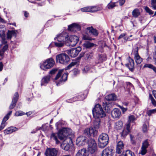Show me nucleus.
Returning a JSON list of instances; mask_svg holds the SVG:
<instances>
[{
	"label": "nucleus",
	"mask_w": 156,
	"mask_h": 156,
	"mask_svg": "<svg viewBox=\"0 0 156 156\" xmlns=\"http://www.w3.org/2000/svg\"><path fill=\"white\" fill-rule=\"evenodd\" d=\"M71 133L72 130L68 128H62L58 133V138L61 140H64V142L61 145V147L66 151H68L69 148V142H72V139L69 136Z\"/></svg>",
	"instance_id": "obj_1"
},
{
	"label": "nucleus",
	"mask_w": 156,
	"mask_h": 156,
	"mask_svg": "<svg viewBox=\"0 0 156 156\" xmlns=\"http://www.w3.org/2000/svg\"><path fill=\"white\" fill-rule=\"evenodd\" d=\"M68 34L66 32H62L58 34L54 38L55 46L56 47L60 48L63 47L67 43Z\"/></svg>",
	"instance_id": "obj_2"
},
{
	"label": "nucleus",
	"mask_w": 156,
	"mask_h": 156,
	"mask_svg": "<svg viewBox=\"0 0 156 156\" xmlns=\"http://www.w3.org/2000/svg\"><path fill=\"white\" fill-rule=\"evenodd\" d=\"M92 111L93 116L95 119H100L106 116L105 112L99 104H96Z\"/></svg>",
	"instance_id": "obj_3"
},
{
	"label": "nucleus",
	"mask_w": 156,
	"mask_h": 156,
	"mask_svg": "<svg viewBox=\"0 0 156 156\" xmlns=\"http://www.w3.org/2000/svg\"><path fill=\"white\" fill-rule=\"evenodd\" d=\"M108 135L106 133H102L99 136L98 140V146L100 148H103L106 146L109 141Z\"/></svg>",
	"instance_id": "obj_4"
},
{
	"label": "nucleus",
	"mask_w": 156,
	"mask_h": 156,
	"mask_svg": "<svg viewBox=\"0 0 156 156\" xmlns=\"http://www.w3.org/2000/svg\"><path fill=\"white\" fill-rule=\"evenodd\" d=\"M105 98L108 101H115L117 100V96L114 94H112L106 96ZM103 106L106 110L108 111L110 110L112 105L111 104L109 103L108 101H107L103 102Z\"/></svg>",
	"instance_id": "obj_5"
},
{
	"label": "nucleus",
	"mask_w": 156,
	"mask_h": 156,
	"mask_svg": "<svg viewBox=\"0 0 156 156\" xmlns=\"http://www.w3.org/2000/svg\"><path fill=\"white\" fill-rule=\"evenodd\" d=\"M55 64L54 60L52 58H48L44 62L41 63L40 68L43 70H46L52 67Z\"/></svg>",
	"instance_id": "obj_6"
},
{
	"label": "nucleus",
	"mask_w": 156,
	"mask_h": 156,
	"mask_svg": "<svg viewBox=\"0 0 156 156\" xmlns=\"http://www.w3.org/2000/svg\"><path fill=\"white\" fill-rule=\"evenodd\" d=\"M56 60L57 62L60 64H66L69 61V58L67 54L62 53L56 56Z\"/></svg>",
	"instance_id": "obj_7"
},
{
	"label": "nucleus",
	"mask_w": 156,
	"mask_h": 156,
	"mask_svg": "<svg viewBox=\"0 0 156 156\" xmlns=\"http://www.w3.org/2000/svg\"><path fill=\"white\" fill-rule=\"evenodd\" d=\"M87 150L91 154L94 153L97 150V144L94 140L90 139L87 142Z\"/></svg>",
	"instance_id": "obj_8"
},
{
	"label": "nucleus",
	"mask_w": 156,
	"mask_h": 156,
	"mask_svg": "<svg viewBox=\"0 0 156 156\" xmlns=\"http://www.w3.org/2000/svg\"><path fill=\"white\" fill-rule=\"evenodd\" d=\"M67 44V45L73 47L75 46L79 41L78 37L76 36L72 35L69 36L68 34Z\"/></svg>",
	"instance_id": "obj_9"
},
{
	"label": "nucleus",
	"mask_w": 156,
	"mask_h": 156,
	"mask_svg": "<svg viewBox=\"0 0 156 156\" xmlns=\"http://www.w3.org/2000/svg\"><path fill=\"white\" fill-rule=\"evenodd\" d=\"M85 135L89 137H94L98 133V130L95 129L93 127L85 129L84 130Z\"/></svg>",
	"instance_id": "obj_10"
},
{
	"label": "nucleus",
	"mask_w": 156,
	"mask_h": 156,
	"mask_svg": "<svg viewBox=\"0 0 156 156\" xmlns=\"http://www.w3.org/2000/svg\"><path fill=\"white\" fill-rule=\"evenodd\" d=\"M138 48L137 47L133 48L132 54L134 55V58L136 63L137 64H140L142 62V59L138 54Z\"/></svg>",
	"instance_id": "obj_11"
},
{
	"label": "nucleus",
	"mask_w": 156,
	"mask_h": 156,
	"mask_svg": "<svg viewBox=\"0 0 156 156\" xmlns=\"http://www.w3.org/2000/svg\"><path fill=\"white\" fill-rule=\"evenodd\" d=\"M81 50V48L80 47H78L76 48H72L68 50L67 53L70 56L73 58L76 56Z\"/></svg>",
	"instance_id": "obj_12"
},
{
	"label": "nucleus",
	"mask_w": 156,
	"mask_h": 156,
	"mask_svg": "<svg viewBox=\"0 0 156 156\" xmlns=\"http://www.w3.org/2000/svg\"><path fill=\"white\" fill-rule=\"evenodd\" d=\"M100 8L96 6H88L85 7L81 9V11L83 12H96L99 11Z\"/></svg>",
	"instance_id": "obj_13"
},
{
	"label": "nucleus",
	"mask_w": 156,
	"mask_h": 156,
	"mask_svg": "<svg viewBox=\"0 0 156 156\" xmlns=\"http://www.w3.org/2000/svg\"><path fill=\"white\" fill-rule=\"evenodd\" d=\"M149 146V140L148 139L144 140L142 143L141 151L139 152L142 155H144L147 152V149Z\"/></svg>",
	"instance_id": "obj_14"
},
{
	"label": "nucleus",
	"mask_w": 156,
	"mask_h": 156,
	"mask_svg": "<svg viewBox=\"0 0 156 156\" xmlns=\"http://www.w3.org/2000/svg\"><path fill=\"white\" fill-rule=\"evenodd\" d=\"M68 30L70 31L75 32L80 30L81 27L79 24L74 23L68 26Z\"/></svg>",
	"instance_id": "obj_15"
},
{
	"label": "nucleus",
	"mask_w": 156,
	"mask_h": 156,
	"mask_svg": "<svg viewBox=\"0 0 156 156\" xmlns=\"http://www.w3.org/2000/svg\"><path fill=\"white\" fill-rule=\"evenodd\" d=\"M113 150L111 147H108L102 151L101 156H113Z\"/></svg>",
	"instance_id": "obj_16"
},
{
	"label": "nucleus",
	"mask_w": 156,
	"mask_h": 156,
	"mask_svg": "<svg viewBox=\"0 0 156 156\" xmlns=\"http://www.w3.org/2000/svg\"><path fill=\"white\" fill-rule=\"evenodd\" d=\"M87 138L84 136H80L78 137L76 141V145L79 146L84 145L86 142Z\"/></svg>",
	"instance_id": "obj_17"
},
{
	"label": "nucleus",
	"mask_w": 156,
	"mask_h": 156,
	"mask_svg": "<svg viewBox=\"0 0 156 156\" xmlns=\"http://www.w3.org/2000/svg\"><path fill=\"white\" fill-rule=\"evenodd\" d=\"M58 151L54 148H48L46 151L45 154L46 156H56Z\"/></svg>",
	"instance_id": "obj_18"
},
{
	"label": "nucleus",
	"mask_w": 156,
	"mask_h": 156,
	"mask_svg": "<svg viewBox=\"0 0 156 156\" xmlns=\"http://www.w3.org/2000/svg\"><path fill=\"white\" fill-rule=\"evenodd\" d=\"M19 95L17 92H16L14 94L12 99V101L10 104L9 108L11 109L13 108L15 106L16 104L18 99Z\"/></svg>",
	"instance_id": "obj_19"
},
{
	"label": "nucleus",
	"mask_w": 156,
	"mask_h": 156,
	"mask_svg": "<svg viewBox=\"0 0 156 156\" xmlns=\"http://www.w3.org/2000/svg\"><path fill=\"white\" fill-rule=\"evenodd\" d=\"M111 115L113 118H119L121 115V113L119 109L115 108L112 111Z\"/></svg>",
	"instance_id": "obj_20"
},
{
	"label": "nucleus",
	"mask_w": 156,
	"mask_h": 156,
	"mask_svg": "<svg viewBox=\"0 0 156 156\" xmlns=\"http://www.w3.org/2000/svg\"><path fill=\"white\" fill-rule=\"evenodd\" d=\"M12 113V111H10L4 118L3 120L2 121L1 125L0 126V131L3 129L4 128L5 125V122L8 120L9 116Z\"/></svg>",
	"instance_id": "obj_21"
},
{
	"label": "nucleus",
	"mask_w": 156,
	"mask_h": 156,
	"mask_svg": "<svg viewBox=\"0 0 156 156\" xmlns=\"http://www.w3.org/2000/svg\"><path fill=\"white\" fill-rule=\"evenodd\" d=\"M88 153L85 148H83L79 150L76 155V156H88Z\"/></svg>",
	"instance_id": "obj_22"
},
{
	"label": "nucleus",
	"mask_w": 156,
	"mask_h": 156,
	"mask_svg": "<svg viewBox=\"0 0 156 156\" xmlns=\"http://www.w3.org/2000/svg\"><path fill=\"white\" fill-rule=\"evenodd\" d=\"M17 130V128L16 127H11L5 130L4 133L5 134H9L16 131Z\"/></svg>",
	"instance_id": "obj_23"
},
{
	"label": "nucleus",
	"mask_w": 156,
	"mask_h": 156,
	"mask_svg": "<svg viewBox=\"0 0 156 156\" xmlns=\"http://www.w3.org/2000/svg\"><path fill=\"white\" fill-rule=\"evenodd\" d=\"M51 76L50 75H48L44 76L41 80V86L45 85L49 83L50 80Z\"/></svg>",
	"instance_id": "obj_24"
},
{
	"label": "nucleus",
	"mask_w": 156,
	"mask_h": 156,
	"mask_svg": "<svg viewBox=\"0 0 156 156\" xmlns=\"http://www.w3.org/2000/svg\"><path fill=\"white\" fill-rule=\"evenodd\" d=\"M130 125L129 123H128L126 124V128L125 129L122 131V136L124 137L126 136L130 131Z\"/></svg>",
	"instance_id": "obj_25"
},
{
	"label": "nucleus",
	"mask_w": 156,
	"mask_h": 156,
	"mask_svg": "<svg viewBox=\"0 0 156 156\" xmlns=\"http://www.w3.org/2000/svg\"><path fill=\"white\" fill-rule=\"evenodd\" d=\"M101 124V120L99 119H95L94 121L93 127L95 129L98 130L100 128Z\"/></svg>",
	"instance_id": "obj_26"
},
{
	"label": "nucleus",
	"mask_w": 156,
	"mask_h": 156,
	"mask_svg": "<svg viewBox=\"0 0 156 156\" xmlns=\"http://www.w3.org/2000/svg\"><path fill=\"white\" fill-rule=\"evenodd\" d=\"M86 29L89 31V33H90L91 34L95 36H97L98 34L97 30L94 29L92 27H87Z\"/></svg>",
	"instance_id": "obj_27"
},
{
	"label": "nucleus",
	"mask_w": 156,
	"mask_h": 156,
	"mask_svg": "<svg viewBox=\"0 0 156 156\" xmlns=\"http://www.w3.org/2000/svg\"><path fill=\"white\" fill-rule=\"evenodd\" d=\"M134 63L133 59H130L129 63L126 64V66L128 67L129 69L131 71L133 70Z\"/></svg>",
	"instance_id": "obj_28"
},
{
	"label": "nucleus",
	"mask_w": 156,
	"mask_h": 156,
	"mask_svg": "<svg viewBox=\"0 0 156 156\" xmlns=\"http://www.w3.org/2000/svg\"><path fill=\"white\" fill-rule=\"evenodd\" d=\"M17 30H8L7 34V38L8 39H10L12 36H16Z\"/></svg>",
	"instance_id": "obj_29"
},
{
	"label": "nucleus",
	"mask_w": 156,
	"mask_h": 156,
	"mask_svg": "<svg viewBox=\"0 0 156 156\" xmlns=\"http://www.w3.org/2000/svg\"><path fill=\"white\" fill-rule=\"evenodd\" d=\"M120 156H135L134 153L130 150H127L126 152H123Z\"/></svg>",
	"instance_id": "obj_30"
},
{
	"label": "nucleus",
	"mask_w": 156,
	"mask_h": 156,
	"mask_svg": "<svg viewBox=\"0 0 156 156\" xmlns=\"http://www.w3.org/2000/svg\"><path fill=\"white\" fill-rule=\"evenodd\" d=\"M94 44L89 42H85L83 44V47L86 48H90L93 47Z\"/></svg>",
	"instance_id": "obj_31"
},
{
	"label": "nucleus",
	"mask_w": 156,
	"mask_h": 156,
	"mask_svg": "<svg viewBox=\"0 0 156 156\" xmlns=\"http://www.w3.org/2000/svg\"><path fill=\"white\" fill-rule=\"evenodd\" d=\"M132 14L134 17H138L140 15L139 10L137 9H134L132 12Z\"/></svg>",
	"instance_id": "obj_32"
},
{
	"label": "nucleus",
	"mask_w": 156,
	"mask_h": 156,
	"mask_svg": "<svg viewBox=\"0 0 156 156\" xmlns=\"http://www.w3.org/2000/svg\"><path fill=\"white\" fill-rule=\"evenodd\" d=\"M123 124L121 121H119L115 124V127L117 129H120L122 127Z\"/></svg>",
	"instance_id": "obj_33"
},
{
	"label": "nucleus",
	"mask_w": 156,
	"mask_h": 156,
	"mask_svg": "<svg viewBox=\"0 0 156 156\" xmlns=\"http://www.w3.org/2000/svg\"><path fill=\"white\" fill-rule=\"evenodd\" d=\"M117 2H112L111 1L109 3L107 7L108 9H112L116 6V4Z\"/></svg>",
	"instance_id": "obj_34"
},
{
	"label": "nucleus",
	"mask_w": 156,
	"mask_h": 156,
	"mask_svg": "<svg viewBox=\"0 0 156 156\" xmlns=\"http://www.w3.org/2000/svg\"><path fill=\"white\" fill-rule=\"evenodd\" d=\"M77 63L78 62L76 61H73L69 66H67V67L65 68V70L70 69L72 66L76 65Z\"/></svg>",
	"instance_id": "obj_35"
},
{
	"label": "nucleus",
	"mask_w": 156,
	"mask_h": 156,
	"mask_svg": "<svg viewBox=\"0 0 156 156\" xmlns=\"http://www.w3.org/2000/svg\"><path fill=\"white\" fill-rule=\"evenodd\" d=\"M68 74L67 73H64L60 79V81H65L67 80Z\"/></svg>",
	"instance_id": "obj_36"
},
{
	"label": "nucleus",
	"mask_w": 156,
	"mask_h": 156,
	"mask_svg": "<svg viewBox=\"0 0 156 156\" xmlns=\"http://www.w3.org/2000/svg\"><path fill=\"white\" fill-rule=\"evenodd\" d=\"M136 120L134 116L133 115H131L129 117V123L130 125V123L131 122H133Z\"/></svg>",
	"instance_id": "obj_37"
},
{
	"label": "nucleus",
	"mask_w": 156,
	"mask_h": 156,
	"mask_svg": "<svg viewBox=\"0 0 156 156\" xmlns=\"http://www.w3.org/2000/svg\"><path fill=\"white\" fill-rule=\"evenodd\" d=\"M148 125L144 124L142 126V130L144 133H147L148 130Z\"/></svg>",
	"instance_id": "obj_38"
},
{
	"label": "nucleus",
	"mask_w": 156,
	"mask_h": 156,
	"mask_svg": "<svg viewBox=\"0 0 156 156\" xmlns=\"http://www.w3.org/2000/svg\"><path fill=\"white\" fill-rule=\"evenodd\" d=\"M151 4L153 9L156 10V0H151Z\"/></svg>",
	"instance_id": "obj_39"
},
{
	"label": "nucleus",
	"mask_w": 156,
	"mask_h": 156,
	"mask_svg": "<svg viewBox=\"0 0 156 156\" xmlns=\"http://www.w3.org/2000/svg\"><path fill=\"white\" fill-rule=\"evenodd\" d=\"M144 9L150 15H152L153 14V12L148 7L146 6L144 7Z\"/></svg>",
	"instance_id": "obj_40"
},
{
	"label": "nucleus",
	"mask_w": 156,
	"mask_h": 156,
	"mask_svg": "<svg viewBox=\"0 0 156 156\" xmlns=\"http://www.w3.org/2000/svg\"><path fill=\"white\" fill-rule=\"evenodd\" d=\"M156 112V108L155 109L148 110L147 112V114L149 116H150L152 114Z\"/></svg>",
	"instance_id": "obj_41"
},
{
	"label": "nucleus",
	"mask_w": 156,
	"mask_h": 156,
	"mask_svg": "<svg viewBox=\"0 0 156 156\" xmlns=\"http://www.w3.org/2000/svg\"><path fill=\"white\" fill-rule=\"evenodd\" d=\"M25 114V113L21 111H17L16 112L15 115L16 116H19L23 115Z\"/></svg>",
	"instance_id": "obj_42"
},
{
	"label": "nucleus",
	"mask_w": 156,
	"mask_h": 156,
	"mask_svg": "<svg viewBox=\"0 0 156 156\" xmlns=\"http://www.w3.org/2000/svg\"><path fill=\"white\" fill-rule=\"evenodd\" d=\"M64 70V69H62L58 71V74L57 75L55 78V80H57L61 76V74L62 73Z\"/></svg>",
	"instance_id": "obj_43"
},
{
	"label": "nucleus",
	"mask_w": 156,
	"mask_h": 156,
	"mask_svg": "<svg viewBox=\"0 0 156 156\" xmlns=\"http://www.w3.org/2000/svg\"><path fill=\"white\" fill-rule=\"evenodd\" d=\"M124 147V145L122 141H120L118 143L116 147L123 149Z\"/></svg>",
	"instance_id": "obj_44"
},
{
	"label": "nucleus",
	"mask_w": 156,
	"mask_h": 156,
	"mask_svg": "<svg viewBox=\"0 0 156 156\" xmlns=\"http://www.w3.org/2000/svg\"><path fill=\"white\" fill-rule=\"evenodd\" d=\"M105 58L103 56L101 55H99L98 56V62L101 63L103 62L104 60H105Z\"/></svg>",
	"instance_id": "obj_45"
},
{
	"label": "nucleus",
	"mask_w": 156,
	"mask_h": 156,
	"mask_svg": "<svg viewBox=\"0 0 156 156\" xmlns=\"http://www.w3.org/2000/svg\"><path fill=\"white\" fill-rule=\"evenodd\" d=\"M50 138L51 140H56L57 139L56 134L55 133H52L50 136Z\"/></svg>",
	"instance_id": "obj_46"
},
{
	"label": "nucleus",
	"mask_w": 156,
	"mask_h": 156,
	"mask_svg": "<svg viewBox=\"0 0 156 156\" xmlns=\"http://www.w3.org/2000/svg\"><path fill=\"white\" fill-rule=\"evenodd\" d=\"M85 98L84 95L83 94H81L78 96V99L79 100H83Z\"/></svg>",
	"instance_id": "obj_47"
},
{
	"label": "nucleus",
	"mask_w": 156,
	"mask_h": 156,
	"mask_svg": "<svg viewBox=\"0 0 156 156\" xmlns=\"http://www.w3.org/2000/svg\"><path fill=\"white\" fill-rule=\"evenodd\" d=\"M1 37L2 39V43L3 44H5L7 42V41L6 39L5 38V36H4L3 37Z\"/></svg>",
	"instance_id": "obj_48"
},
{
	"label": "nucleus",
	"mask_w": 156,
	"mask_h": 156,
	"mask_svg": "<svg viewBox=\"0 0 156 156\" xmlns=\"http://www.w3.org/2000/svg\"><path fill=\"white\" fill-rule=\"evenodd\" d=\"M86 58L87 59L91 58L93 56L92 53H89L86 55Z\"/></svg>",
	"instance_id": "obj_49"
},
{
	"label": "nucleus",
	"mask_w": 156,
	"mask_h": 156,
	"mask_svg": "<svg viewBox=\"0 0 156 156\" xmlns=\"http://www.w3.org/2000/svg\"><path fill=\"white\" fill-rule=\"evenodd\" d=\"M123 149L122 148L116 147V152L118 154H120L122 151Z\"/></svg>",
	"instance_id": "obj_50"
},
{
	"label": "nucleus",
	"mask_w": 156,
	"mask_h": 156,
	"mask_svg": "<svg viewBox=\"0 0 156 156\" xmlns=\"http://www.w3.org/2000/svg\"><path fill=\"white\" fill-rule=\"evenodd\" d=\"M83 38L85 40H92V38L89 36L88 35H83Z\"/></svg>",
	"instance_id": "obj_51"
},
{
	"label": "nucleus",
	"mask_w": 156,
	"mask_h": 156,
	"mask_svg": "<svg viewBox=\"0 0 156 156\" xmlns=\"http://www.w3.org/2000/svg\"><path fill=\"white\" fill-rule=\"evenodd\" d=\"M118 106L121 109L123 113H124L127 110V108H124L122 106L119 105H118Z\"/></svg>",
	"instance_id": "obj_52"
},
{
	"label": "nucleus",
	"mask_w": 156,
	"mask_h": 156,
	"mask_svg": "<svg viewBox=\"0 0 156 156\" xmlns=\"http://www.w3.org/2000/svg\"><path fill=\"white\" fill-rule=\"evenodd\" d=\"M153 66L150 64H146L144 66V67L148 68L151 69H152L153 67Z\"/></svg>",
	"instance_id": "obj_53"
},
{
	"label": "nucleus",
	"mask_w": 156,
	"mask_h": 156,
	"mask_svg": "<svg viewBox=\"0 0 156 156\" xmlns=\"http://www.w3.org/2000/svg\"><path fill=\"white\" fill-rule=\"evenodd\" d=\"M5 36V31L3 29L0 30V37Z\"/></svg>",
	"instance_id": "obj_54"
},
{
	"label": "nucleus",
	"mask_w": 156,
	"mask_h": 156,
	"mask_svg": "<svg viewBox=\"0 0 156 156\" xmlns=\"http://www.w3.org/2000/svg\"><path fill=\"white\" fill-rule=\"evenodd\" d=\"M8 45L7 44H5L4 46L3 47L2 51H3L4 52H5L7 49L8 48Z\"/></svg>",
	"instance_id": "obj_55"
},
{
	"label": "nucleus",
	"mask_w": 156,
	"mask_h": 156,
	"mask_svg": "<svg viewBox=\"0 0 156 156\" xmlns=\"http://www.w3.org/2000/svg\"><path fill=\"white\" fill-rule=\"evenodd\" d=\"M89 69L88 67H86L83 70V73H86L89 70Z\"/></svg>",
	"instance_id": "obj_56"
},
{
	"label": "nucleus",
	"mask_w": 156,
	"mask_h": 156,
	"mask_svg": "<svg viewBox=\"0 0 156 156\" xmlns=\"http://www.w3.org/2000/svg\"><path fill=\"white\" fill-rule=\"evenodd\" d=\"M57 71V69H53L50 71L49 73L51 74H55Z\"/></svg>",
	"instance_id": "obj_57"
},
{
	"label": "nucleus",
	"mask_w": 156,
	"mask_h": 156,
	"mask_svg": "<svg viewBox=\"0 0 156 156\" xmlns=\"http://www.w3.org/2000/svg\"><path fill=\"white\" fill-rule=\"evenodd\" d=\"M126 35L125 33H123L121 34L118 38V39H120L124 37Z\"/></svg>",
	"instance_id": "obj_58"
},
{
	"label": "nucleus",
	"mask_w": 156,
	"mask_h": 156,
	"mask_svg": "<svg viewBox=\"0 0 156 156\" xmlns=\"http://www.w3.org/2000/svg\"><path fill=\"white\" fill-rule=\"evenodd\" d=\"M79 71L77 69H74L73 70V73L74 75H76L77 74H79Z\"/></svg>",
	"instance_id": "obj_59"
},
{
	"label": "nucleus",
	"mask_w": 156,
	"mask_h": 156,
	"mask_svg": "<svg viewBox=\"0 0 156 156\" xmlns=\"http://www.w3.org/2000/svg\"><path fill=\"white\" fill-rule=\"evenodd\" d=\"M134 137L133 136L130 135V138L131 139V140L132 142V143L133 144H135V142H134V140H133V138H134Z\"/></svg>",
	"instance_id": "obj_60"
},
{
	"label": "nucleus",
	"mask_w": 156,
	"mask_h": 156,
	"mask_svg": "<svg viewBox=\"0 0 156 156\" xmlns=\"http://www.w3.org/2000/svg\"><path fill=\"white\" fill-rule=\"evenodd\" d=\"M119 2L120 5H122L125 2V0H119Z\"/></svg>",
	"instance_id": "obj_61"
},
{
	"label": "nucleus",
	"mask_w": 156,
	"mask_h": 156,
	"mask_svg": "<svg viewBox=\"0 0 156 156\" xmlns=\"http://www.w3.org/2000/svg\"><path fill=\"white\" fill-rule=\"evenodd\" d=\"M55 45V41L54 42H52L50 44L49 48H51Z\"/></svg>",
	"instance_id": "obj_62"
},
{
	"label": "nucleus",
	"mask_w": 156,
	"mask_h": 156,
	"mask_svg": "<svg viewBox=\"0 0 156 156\" xmlns=\"http://www.w3.org/2000/svg\"><path fill=\"white\" fill-rule=\"evenodd\" d=\"M152 104L155 106H156V101L154 99L151 101Z\"/></svg>",
	"instance_id": "obj_63"
},
{
	"label": "nucleus",
	"mask_w": 156,
	"mask_h": 156,
	"mask_svg": "<svg viewBox=\"0 0 156 156\" xmlns=\"http://www.w3.org/2000/svg\"><path fill=\"white\" fill-rule=\"evenodd\" d=\"M152 93L154 97L156 99V90H153Z\"/></svg>",
	"instance_id": "obj_64"
}]
</instances>
